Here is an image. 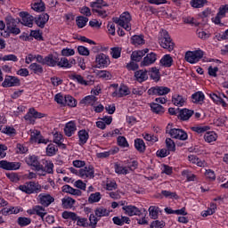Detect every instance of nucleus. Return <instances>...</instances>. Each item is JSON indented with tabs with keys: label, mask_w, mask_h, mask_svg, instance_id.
Segmentation results:
<instances>
[{
	"label": "nucleus",
	"mask_w": 228,
	"mask_h": 228,
	"mask_svg": "<svg viewBox=\"0 0 228 228\" xmlns=\"http://www.w3.org/2000/svg\"><path fill=\"white\" fill-rule=\"evenodd\" d=\"M110 53L111 58H113V60H118V58L122 56V47H119V46L111 47Z\"/></svg>",
	"instance_id": "45"
},
{
	"label": "nucleus",
	"mask_w": 228,
	"mask_h": 228,
	"mask_svg": "<svg viewBox=\"0 0 228 228\" xmlns=\"http://www.w3.org/2000/svg\"><path fill=\"white\" fill-rule=\"evenodd\" d=\"M203 138L207 143H213L218 140V134H216L215 131H207Z\"/></svg>",
	"instance_id": "32"
},
{
	"label": "nucleus",
	"mask_w": 228,
	"mask_h": 228,
	"mask_svg": "<svg viewBox=\"0 0 228 228\" xmlns=\"http://www.w3.org/2000/svg\"><path fill=\"white\" fill-rule=\"evenodd\" d=\"M57 67L60 69H71V65L69 63V59L62 57L58 59Z\"/></svg>",
	"instance_id": "57"
},
{
	"label": "nucleus",
	"mask_w": 228,
	"mask_h": 228,
	"mask_svg": "<svg viewBox=\"0 0 228 228\" xmlns=\"http://www.w3.org/2000/svg\"><path fill=\"white\" fill-rule=\"evenodd\" d=\"M97 77H99L100 79H104L105 81H108L110 79H111L112 76L111 73L108 70H97L95 72Z\"/></svg>",
	"instance_id": "46"
},
{
	"label": "nucleus",
	"mask_w": 228,
	"mask_h": 228,
	"mask_svg": "<svg viewBox=\"0 0 228 228\" xmlns=\"http://www.w3.org/2000/svg\"><path fill=\"white\" fill-rule=\"evenodd\" d=\"M37 200L43 208H49L53 202H54V197L49 193H40L37 197Z\"/></svg>",
	"instance_id": "10"
},
{
	"label": "nucleus",
	"mask_w": 228,
	"mask_h": 228,
	"mask_svg": "<svg viewBox=\"0 0 228 228\" xmlns=\"http://www.w3.org/2000/svg\"><path fill=\"white\" fill-rule=\"evenodd\" d=\"M6 20V28L9 33L12 35H20V28H17V21L12 17H7Z\"/></svg>",
	"instance_id": "9"
},
{
	"label": "nucleus",
	"mask_w": 228,
	"mask_h": 228,
	"mask_svg": "<svg viewBox=\"0 0 228 228\" xmlns=\"http://www.w3.org/2000/svg\"><path fill=\"white\" fill-rule=\"evenodd\" d=\"M116 174L119 175H127L131 172V167L124 166L120 163H116L114 165Z\"/></svg>",
	"instance_id": "24"
},
{
	"label": "nucleus",
	"mask_w": 228,
	"mask_h": 228,
	"mask_svg": "<svg viewBox=\"0 0 228 228\" xmlns=\"http://www.w3.org/2000/svg\"><path fill=\"white\" fill-rule=\"evenodd\" d=\"M24 119L28 124H35V116H33L32 109H29L27 114L24 116Z\"/></svg>",
	"instance_id": "63"
},
{
	"label": "nucleus",
	"mask_w": 228,
	"mask_h": 228,
	"mask_svg": "<svg viewBox=\"0 0 228 228\" xmlns=\"http://www.w3.org/2000/svg\"><path fill=\"white\" fill-rule=\"evenodd\" d=\"M21 165L22 164L20 162H10L8 160H0V168H2V170H19Z\"/></svg>",
	"instance_id": "11"
},
{
	"label": "nucleus",
	"mask_w": 228,
	"mask_h": 228,
	"mask_svg": "<svg viewBox=\"0 0 228 228\" xmlns=\"http://www.w3.org/2000/svg\"><path fill=\"white\" fill-rule=\"evenodd\" d=\"M20 16L21 17V24H23V26L33 28V16L29 15V13L26 12H21Z\"/></svg>",
	"instance_id": "23"
},
{
	"label": "nucleus",
	"mask_w": 228,
	"mask_h": 228,
	"mask_svg": "<svg viewBox=\"0 0 228 228\" xmlns=\"http://www.w3.org/2000/svg\"><path fill=\"white\" fill-rule=\"evenodd\" d=\"M150 218L152 220H158V217L159 216V213H161V208L158 206H151L148 209Z\"/></svg>",
	"instance_id": "40"
},
{
	"label": "nucleus",
	"mask_w": 228,
	"mask_h": 228,
	"mask_svg": "<svg viewBox=\"0 0 228 228\" xmlns=\"http://www.w3.org/2000/svg\"><path fill=\"white\" fill-rule=\"evenodd\" d=\"M134 77L138 83H143V81L149 79V75H147V70L140 69L135 71Z\"/></svg>",
	"instance_id": "36"
},
{
	"label": "nucleus",
	"mask_w": 228,
	"mask_h": 228,
	"mask_svg": "<svg viewBox=\"0 0 228 228\" xmlns=\"http://www.w3.org/2000/svg\"><path fill=\"white\" fill-rule=\"evenodd\" d=\"M4 88H11L13 86H20V79L15 76H5L2 83Z\"/></svg>",
	"instance_id": "8"
},
{
	"label": "nucleus",
	"mask_w": 228,
	"mask_h": 228,
	"mask_svg": "<svg viewBox=\"0 0 228 228\" xmlns=\"http://www.w3.org/2000/svg\"><path fill=\"white\" fill-rule=\"evenodd\" d=\"M187 159L192 165H197V167H208V163H206V160L199 159L197 155L191 154L188 156Z\"/></svg>",
	"instance_id": "25"
},
{
	"label": "nucleus",
	"mask_w": 228,
	"mask_h": 228,
	"mask_svg": "<svg viewBox=\"0 0 228 228\" xmlns=\"http://www.w3.org/2000/svg\"><path fill=\"white\" fill-rule=\"evenodd\" d=\"M63 193H69V195H75L76 197H81L83 192L79 189H74L70 185H63L61 188Z\"/></svg>",
	"instance_id": "26"
},
{
	"label": "nucleus",
	"mask_w": 228,
	"mask_h": 228,
	"mask_svg": "<svg viewBox=\"0 0 228 228\" xmlns=\"http://www.w3.org/2000/svg\"><path fill=\"white\" fill-rule=\"evenodd\" d=\"M191 129V131H193L194 133H197L198 134H202L209 131L211 127H209V126H192Z\"/></svg>",
	"instance_id": "54"
},
{
	"label": "nucleus",
	"mask_w": 228,
	"mask_h": 228,
	"mask_svg": "<svg viewBox=\"0 0 228 228\" xmlns=\"http://www.w3.org/2000/svg\"><path fill=\"white\" fill-rule=\"evenodd\" d=\"M90 6L93 8V12L97 13V16L101 17L102 19H106V17L110 15L108 3H106L104 0H95L94 2H91Z\"/></svg>",
	"instance_id": "1"
},
{
	"label": "nucleus",
	"mask_w": 228,
	"mask_h": 228,
	"mask_svg": "<svg viewBox=\"0 0 228 228\" xmlns=\"http://www.w3.org/2000/svg\"><path fill=\"white\" fill-rule=\"evenodd\" d=\"M150 108L151 111L157 115H163V113H165V108L159 103L152 102L150 104Z\"/></svg>",
	"instance_id": "44"
},
{
	"label": "nucleus",
	"mask_w": 228,
	"mask_h": 228,
	"mask_svg": "<svg viewBox=\"0 0 228 228\" xmlns=\"http://www.w3.org/2000/svg\"><path fill=\"white\" fill-rule=\"evenodd\" d=\"M61 216L64 220H71V222H76V220H77V214L75 212L64 211L62 212Z\"/></svg>",
	"instance_id": "52"
},
{
	"label": "nucleus",
	"mask_w": 228,
	"mask_h": 228,
	"mask_svg": "<svg viewBox=\"0 0 228 228\" xmlns=\"http://www.w3.org/2000/svg\"><path fill=\"white\" fill-rule=\"evenodd\" d=\"M122 209L128 216H140L142 215V210L133 205L124 206Z\"/></svg>",
	"instance_id": "18"
},
{
	"label": "nucleus",
	"mask_w": 228,
	"mask_h": 228,
	"mask_svg": "<svg viewBox=\"0 0 228 228\" xmlns=\"http://www.w3.org/2000/svg\"><path fill=\"white\" fill-rule=\"evenodd\" d=\"M97 101H99V98H97L96 96L87 95L80 101V104H85V106H92L93 108L94 106H95Z\"/></svg>",
	"instance_id": "27"
},
{
	"label": "nucleus",
	"mask_w": 228,
	"mask_h": 228,
	"mask_svg": "<svg viewBox=\"0 0 228 228\" xmlns=\"http://www.w3.org/2000/svg\"><path fill=\"white\" fill-rule=\"evenodd\" d=\"M95 171L92 166H84V167L79 169V177L81 179H94Z\"/></svg>",
	"instance_id": "13"
},
{
	"label": "nucleus",
	"mask_w": 228,
	"mask_h": 228,
	"mask_svg": "<svg viewBox=\"0 0 228 228\" xmlns=\"http://www.w3.org/2000/svg\"><path fill=\"white\" fill-rule=\"evenodd\" d=\"M182 175L183 177H186L188 183L197 181V175L188 169L182 171Z\"/></svg>",
	"instance_id": "49"
},
{
	"label": "nucleus",
	"mask_w": 228,
	"mask_h": 228,
	"mask_svg": "<svg viewBox=\"0 0 228 228\" xmlns=\"http://www.w3.org/2000/svg\"><path fill=\"white\" fill-rule=\"evenodd\" d=\"M161 195L166 199H179L176 192L170 191H161Z\"/></svg>",
	"instance_id": "64"
},
{
	"label": "nucleus",
	"mask_w": 228,
	"mask_h": 228,
	"mask_svg": "<svg viewBox=\"0 0 228 228\" xmlns=\"http://www.w3.org/2000/svg\"><path fill=\"white\" fill-rule=\"evenodd\" d=\"M71 79L78 83V85H82V86H88L90 85V81L85 79V77L79 74H72Z\"/></svg>",
	"instance_id": "38"
},
{
	"label": "nucleus",
	"mask_w": 228,
	"mask_h": 228,
	"mask_svg": "<svg viewBox=\"0 0 228 228\" xmlns=\"http://www.w3.org/2000/svg\"><path fill=\"white\" fill-rule=\"evenodd\" d=\"M25 163H27L28 167H31L33 170H40V168H42V165L40 164V161H38V157L35 155L26 157Z\"/></svg>",
	"instance_id": "15"
},
{
	"label": "nucleus",
	"mask_w": 228,
	"mask_h": 228,
	"mask_svg": "<svg viewBox=\"0 0 228 228\" xmlns=\"http://www.w3.org/2000/svg\"><path fill=\"white\" fill-rule=\"evenodd\" d=\"M209 95L214 102H216V104H220L221 106H223V108H227L228 97H226L225 94H222L217 95L216 94L212 93ZM224 99H226L227 102H225V100Z\"/></svg>",
	"instance_id": "19"
},
{
	"label": "nucleus",
	"mask_w": 228,
	"mask_h": 228,
	"mask_svg": "<svg viewBox=\"0 0 228 228\" xmlns=\"http://www.w3.org/2000/svg\"><path fill=\"white\" fill-rule=\"evenodd\" d=\"M191 99L194 104H202L206 99V96L202 91H198L191 94Z\"/></svg>",
	"instance_id": "33"
},
{
	"label": "nucleus",
	"mask_w": 228,
	"mask_h": 228,
	"mask_svg": "<svg viewBox=\"0 0 228 228\" xmlns=\"http://www.w3.org/2000/svg\"><path fill=\"white\" fill-rule=\"evenodd\" d=\"M149 95H167L170 94V88L167 86H153L148 90Z\"/></svg>",
	"instance_id": "17"
},
{
	"label": "nucleus",
	"mask_w": 228,
	"mask_h": 228,
	"mask_svg": "<svg viewBox=\"0 0 228 228\" xmlns=\"http://www.w3.org/2000/svg\"><path fill=\"white\" fill-rule=\"evenodd\" d=\"M134 147L136 151L141 154H143V152H145V150L147 149V146H145V142H143L142 139L140 138L134 139Z\"/></svg>",
	"instance_id": "41"
},
{
	"label": "nucleus",
	"mask_w": 228,
	"mask_h": 228,
	"mask_svg": "<svg viewBox=\"0 0 228 228\" xmlns=\"http://www.w3.org/2000/svg\"><path fill=\"white\" fill-rule=\"evenodd\" d=\"M102 197L101 192L92 193L88 198V202L90 204H95V202H99L101 200Z\"/></svg>",
	"instance_id": "60"
},
{
	"label": "nucleus",
	"mask_w": 228,
	"mask_h": 228,
	"mask_svg": "<svg viewBox=\"0 0 228 228\" xmlns=\"http://www.w3.org/2000/svg\"><path fill=\"white\" fill-rule=\"evenodd\" d=\"M172 102L175 106L183 107L186 104V98L183 97V95L175 94L172 96Z\"/></svg>",
	"instance_id": "31"
},
{
	"label": "nucleus",
	"mask_w": 228,
	"mask_h": 228,
	"mask_svg": "<svg viewBox=\"0 0 228 228\" xmlns=\"http://www.w3.org/2000/svg\"><path fill=\"white\" fill-rule=\"evenodd\" d=\"M204 56V52L200 49L195 51H189L185 53V60L188 63H198Z\"/></svg>",
	"instance_id": "6"
},
{
	"label": "nucleus",
	"mask_w": 228,
	"mask_h": 228,
	"mask_svg": "<svg viewBox=\"0 0 228 228\" xmlns=\"http://www.w3.org/2000/svg\"><path fill=\"white\" fill-rule=\"evenodd\" d=\"M166 133L175 140H181L182 142L188 140V134L180 128H171L169 130L167 128Z\"/></svg>",
	"instance_id": "7"
},
{
	"label": "nucleus",
	"mask_w": 228,
	"mask_h": 228,
	"mask_svg": "<svg viewBox=\"0 0 228 228\" xmlns=\"http://www.w3.org/2000/svg\"><path fill=\"white\" fill-rule=\"evenodd\" d=\"M49 21V14L44 13L36 18V24L38 28H45V24Z\"/></svg>",
	"instance_id": "34"
},
{
	"label": "nucleus",
	"mask_w": 228,
	"mask_h": 228,
	"mask_svg": "<svg viewBox=\"0 0 228 228\" xmlns=\"http://www.w3.org/2000/svg\"><path fill=\"white\" fill-rule=\"evenodd\" d=\"M28 215H37V216H40L42 220L45 217V215H47V210H45V208L37 205L34 206L32 208H29L27 210Z\"/></svg>",
	"instance_id": "14"
},
{
	"label": "nucleus",
	"mask_w": 228,
	"mask_h": 228,
	"mask_svg": "<svg viewBox=\"0 0 228 228\" xmlns=\"http://www.w3.org/2000/svg\"><path fill=\"white\" fill-rule=\"evenodd\" d=\"M172 63H174V59L172 58V56L170 54L164 55L160 60V64L163 67L168 68L172 65Z\"/></svg>",
	"instance_id": "47"
},
{
	"label": "nucleus",
	"mask_w": 228,
	"mask_h": 228,
	"mask_svg": "<svg viewBox=\"0 0 228 228\" xmlns=\"http://www.w3.org/2000/svg\"><path fill=\"white\" fill-rule=\"evenodd\" d=\"M77 134H78V145H85V143L88 142V138H90L88 131L86 130H80L78 131Z\"/></svg>",
	"instance_id": "35"
},
{
	"label": "nucleus",
	"mask_w": 228,
	"mask_h": 228,
	"mask_svg": "<svg viewBox=\"0 0 228 228\" xmlns=\"http://www.w3.org/2000/svg\"><path fill=\"white\" fill-rule=\"evenodd\" d=\"M208 4V0H191L192 8H204Z\"/></svg>",
	"instance_id": "59"
},
{
	"label": "nucleus",
	"mask_w": 228,
	"mask_h": 228,
	"mask_svg": "<svg viewBox=\"0 0 228 228\" xmlns=\"http://www.w3.org/2000/svg\"><path fill=\"white\" fill-rule=\"evenodd\" d=\"M63 131L65 136H68V138L76 134V131H77V125L76 124V121L71 120L66 123Z\"/></svg>",
	"instance_id": "16"
},
{
	"label": "nucleus",
	"mask_w": 228,
	"mask_h": 228,
	"mask_svg": "<svg viewBox=\"0 0 228 228\" xmlns=\"http://www.w3.org/2000/svg\"><path fill=\"white\" fill-rule=\"evenodd\" d=\"M18 189L20 191H23V193H28V195H31V193H38L39 191H41L42 185L35 182H28L20 185Z\"/></svg>",
	"instance_id": "3"
},
{
	"label": "nucleus",
	"mask_w": 228,
	"mask_h": 228,
	"mask_svg": "<svg viewBox=\"0 0 228 228\" xmlns=\"http://www.w3.org/2000/svg\"><path fill=\"white\" fill-rule=\"evenodd\" d=\"M29 69L34 72V74L40 75L44 73V68L37 62L30 64Z\"/></svg>",
	"instance_id": "58"
},
{
	"label": "nucleus",
	"mask_w": 228,
	"mask_h": 228,
	"mask_svg": "<svg viewBox=\"0 0 228 228\" xmlns=\"http://www.w3.org/2000/svg\"><path fill=\"white\" fill-rule=\"evenodd\" d=\"M31 8L32 10H34V12H45V4L42 0H36L32 3Z\"/></svg>",
	"instance_id": "39"
},
{
	"label": "nucleus",
	"mask_w": 228,
	"mask_h": 228,
	"mask_svg": "<svg viewBox=\"0 0 228 228\" xmlns=\"http://www.w3.org/2000/svg\"><path fill=\"white\" fill-rule=\"evenodd\" d=\"M17 224L20 227H28V225L31 224V218L26 216L18 217Z\"/></svg>",
	"instance_id": "56"
},
{
	"label": "nucleus",
	"mask_w": 228,
	"mask_h": 228,
	"mask_svg": "<svg viewBox=\"0 0 228 228\" xmlns=\"http://www.w3.org/2000/svg\"><path fill=\"white\" fill-rule=\"evenodd\" d=\"M193 110H189V109H182L178 112V118L180 120H190L191 117L193 116Z\"/></svg>",
	"instance_id": "30"
},
{
	"label": "nucleus",
	"mask_w": 228,
	"mask_h": 228,
	"mask_svg": "<svg viewBox=\"0 0 228 228\" xmlns=\"http://www.w3.org/2000/svg\"><path fill=\"white\" fill-rule=\"evenodd\" d=\"M117 143L121 149H129V142L125 136L119 135L117 138Z\"/></svg>",
	"instance_id": "55"
},
{
	"label": "nucleus",
	"mask_w": 228,
	"mask_h": 228,
	"mask_svg": "<svg viewBox=\"0 0 228 228\" xmlns=\"http://www.w3.org/2000/svg\"><path fill=\"white\" fill-rule=\"evenodd\" d=\"M133 45H143L145 44V40L142 36H134L131 38Z\"/></svg>",
	"instance_id": "62"
},
{
	"label": "nucleus",
	"mask_w": 228,
	"mask_h": 228,
	"mask_svg": "<svg viewBox=\"0 0 228 228\" xmlns=\"http://www.w3.org/2000/svg\"><path fill=\"white\" fill-rule=\"evenodd\" d=\"M156 60H158V56L154 53H148L141 61V67H149L152 65V63H156Z\"/></svg>",
	"instance_id": "22"
},
{
	"label": "nucleus",
	"mask_w": 228,
	"mask_h": 228,
	"mask_svg": "<svg viewBox=\"0 0 228 228\" xmlns=\"http://www.w3.org/2000/svg\"><path fill=\"white\" fill-rule=\"evenodd\" d=\"M198 38H200V40H208V38L211 37V33L208 30H204L202 28H199L196 31Z\"/></svg>",
	"instance_id": "48"
},
{
	"label": "nucleus",
	"mask_w": 228,
	"mask_h": 228,
	"mask_svg": "<svg viewBox=\"0 0 228 228\" xmlns=\"http://www.w3.org/2000/svg\"><path fill=\"white\" fill-rule=\"evenodd\" d=\"M129 94H131L129 87H127V86L121 85L112 93V97H125L126 95H129Z\"/></svg>",
	"instance_id": "21"
},
{
	"label": "nucleus",
	"mask_w": 228,
	"mask_h": 228,
	"mask_svg": "<svg viewBox=\"0 0 228 228\" xmlns=\"http://www.w3.org/2000/svg\"><path fill=\"white\" fill-rule=\"evenodd\" d=\"M131 20H133L131 13L124 12L117 20V24L126 29V31H131Z\"/></svg>",
	"instance_id": "5"
},
{
	"label": "nucleus",
	"mask_w": 228,
	"mask_h": 228,
	"mask_svg": "<svg viewBox=\"0 0 228 228\" xmlns=\"http://www.w3.org/2000/svg\"><path fill=\"white\" fill-rule=\"evenodd\" d=\"M58 56L49 54L45 57V65H47V67H58Z\"/></svg>",
	"instance_id": "29"
},
{
	"label": "nucleus",
	"mask_w": 228,
	"mask_h": 228,
	"mask_svg": "<svg viewBox=\"0 0 228 228\" xmlns=\"http://www.w3.org/2000/svg\"><path fill=\"white\" fill-rule=\"evenodd\" d=\"M58 152V145L54 143H50L46 147V156H56V153Z\"/></svg>",
	"instance_id": "51"
},
{
	"label": "nucleus",
	"mask_w": 228,
	"mask_h": 228,
	"mask_svg": "<svg viewBox=\"0 0 228 228\" xmlns=\"http://www.w3.org/2000/svg\"><path fill=\"white\" fill-rule=\"evenodd\" d=\"M94 63L96 69H108L111 65V60L106 53H100L96 54Z\"/></svg>",
	"instance_id": "4"
},
{
	"label": "nucleus",
	"mask_w": 228,
	"mask_h": 228,
	"mask_svg": "<svg viewBox=\"0 0 228 228\" xmlns=\"http://www.w3.org/2000/svg\"><path fill=\"white\" fill-rule=\"evenodd\" d=\"M216 212V204L210 203V207L207 210H203L201 212V216H211V215H215Z\"/></svg>",
	"instance_id": "50"
},
{
	"label": "nucleus",
	"mask_w": 228,
	"mask_h": 228,
	"mask_svg": "<svg viewBox=\"0 0 228 228\" xmlns=\"http://www.w3.org/2000/svg\"><path fill=\"white\" fill-rule=\"evenodd\" d=\"M53 143H56L59 147L63 145L65 147V144H63V134L61 132L54 131L53 132Z\"/></svg>",
	"instance_id": "43"
},
{
	"label": "nucleus",
	"mask_w": 228,
	"mask_h": 228,
	"mask_svg": "<svg viewBox=\"0 0 228 228\" xmlns=\"http://www.w3.org/2000/svg\"><path fill=\"white\" fill-rule=\"evenodd\" d=\"M22 211H24V208H22V207H9L4 208L1 210V213L4 216H8V215H19V213H22Z\"/></svg>",
	"instance_id": "20"
},
{
	"label": "nucleus",
	"mask_w": 228,
	"mask_h": 228,
	"mask_svg": "<svg viewBox=\"0 0 228 228\" xmlns=\"http://www.w3.org/2000/svg\"><path fill=\"white\" fill-rule=\"evenodd\" d=\"M149 53V49L134 51L131 54V61H141L142 58L144 57L145 54Z\"/></svg>",
	"instance_id": "28"
},
{
	"label": "nucleus",
	"mask_w": 228,
	"mask_h": 228,
	"mask_svg": "<svg viewBox=\"0 0 228 228\" xmlns=\"http://www.w3.org/2000/svg\"><path fill=\"white\" fill-rule=\"evenodd\" d=\"M64 106H69V108H76V106H77V101L70 95H65Z\"/></svg>",
	"instance_id": "53"
},
{
	"label": "nucleus",
	"mask_w": 228,
	"mask_h": 228,
	"mask_svg": "<svg viewBox=\"0 0 228 228\" xmlns=\"http://www.w3.org/2000/svg\"><path fill=\"white\" fill-rule=\"evenodd\" d=\"M159 42L163 49H167L169 53L174 51V42H172V39L167 30L160 31Z\"/></svg>",
	"instance_id": "2"
},
{
	"label": "nucleus",
	"mask_w": 228,
	"mask_h": 228,
	"mask_svg": "<svg viewBox=\"0 0 228 228\" xmlns=\"http://www.w3.org/2000/svg\"><path fill=\"white\" fill-rule=\"evenodd\" d=\"M110 209H107L104 207H99L94 210V215L98 218H102L103 216H110Z\"/></svg>",
	"instance_id": "42"
},
{
	"label": "nucleus",
	"mask_w": 228,
	"mask_h": 228,
	"mask_svg": "<svg viewBox=\"0 0 228 228\" xmlns=\"http://www.w3.org/2000/svg\"><path fill=\"white\" fill-rule=\"evenodd\" d=\"M74 204H76V200L70 197H64L61 200V206L64 209H72V208H74Z\"/></svg>",
	"instance_id": "37"
},
{
	"label": "nucleus",
	"mask_w": 228,
	"mask_h": 228,
	"mask_svg": "<svg viewBox=\"0 0 228 228\" xmlns=\"http://www.w3.org/2000/svg\"><path fill=\"white\" fill-rule=\"evenodd\" d=\"M76 22H77V28H85V26H86V24L88 23V18L85 17V16H78L76 19Z\"/></svg>",
	"instance_id": "61"
},
{
	"label": "nucleus",
	"mask_w": 228,
	"mask_h": 228,
	"mask_svg": "<svg viewBox=\"0 0 228 228\" xmlns=\"http://www.w3.org/2000/svg\"><path fill=\"white\" fill-rule=\"evenodd\" d=\"M30 142H32V143H49V140L44 138L38 130L30 131Z\"/></svg>",
	"instance_id": "12"
}]
</instances>
